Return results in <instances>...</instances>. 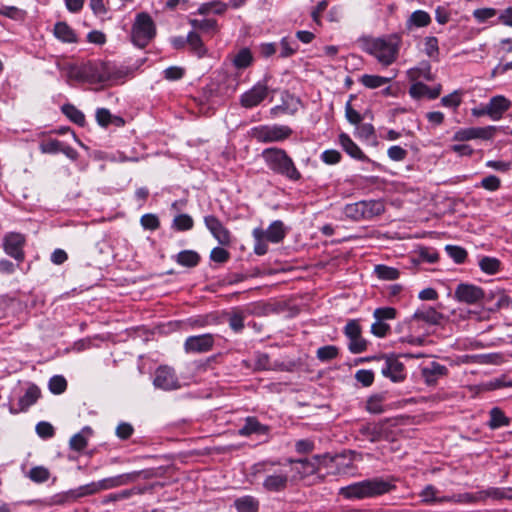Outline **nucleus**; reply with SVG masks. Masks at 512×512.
Masks as SVG:
<instances>
[{"mask_svg":"<svg viewBox=\"0 0 512 512\" xmlns=\"http://www.w3.org/2000/svg\"><path fill=\"white\" fill-rule=\"evenodd\" d=\"M62 143L56 139L43 141L39 145V149L43 154H56L60 152Z\"/></svg>","mask_w":512,"mask_h":512,"instance_id":"obj_55","label":"nucleus"},{"mask_svg":"<svg viewBox=\"0 0 512 512\" xmlns=\"http://www.w3.org/2000/svg\"><path fill=\"white\" fill-rule=\"evenodd\" d=\"M489 414L490 420L488 425L491 429H498L500 427L508 426L510 423L504 412L498 407L492 408Z\"/></svg>","mask_w":512,"mask_h":512,"instance_id":"obj_38","label":"nucleus"},{"mask_svg":"<svg viewBox=\"0 0 512 512\" xmlns=\"http://www.w3.org/2000/svg\"><path fill=\"white\" fill-rule=\"evenodd\" d=\"M54 36L64 43H76L77 35L66 22H57L54 26Z\"/></svg>","mask_w":512,"mask_h":512,"instance_id":"obj_28","label":"nucleus"},{"mask_svg":"<svg viewBox=\"0 0 512 512\" xmlns=\"http://www.w3.org/2000/svg\"><path fill=\"white\" fill-rule=\"evenodd\" d=\"M481 270L487 274H495L499 270L500 262L493 257H483L479 261Z\"/></svg>","mask_w":512,"mask_h":512,"instance_id":"obj_51","label":"nucleus"},{"mask_svg":"<svg viewBox=\"0 0 512 512\" xmlns=\"http://www.w3.org/2000/svg\"><path fill=\"white\" fill-rule=\"evenodd\" d=\"M187 44L190 46L191 51L199 58L203 57L207 52L200 36L193 31L189 32L187 35Z\"/></svg>","mask_w":512,"mask_h":512,"instance_id":"obj_40","label":"nucleus"},{"mask_svg":"<svg viewBox=\"0 0 512 512\" xmlns=\"http://www.w3.org/2000/svg\"><path fill=\"white\" fill-rule=\"evenodd\" d=\"M191 26L204 33L214 34L218 31V23L215 19H191Z\"/></svg>","mask_w":512,"mask_h":512,"instance_id":"obj_34","label":"nucleus"},{"mask_svg":"<svg viewBox=\"0 0 512 512\" xmlns=\"http://www.w3.org/2000/svg\"><path fill=\"white\" fill-rule=\"evenodd\" d=\"M280 54L279 56L282 58H287L292 55H294L298 51V43L290 38V37H283L280 41Z\"/></svg>","mask_w":512,"mask_h":512,"instance_id":"obj_45","label":"nucleus"},{"mask_svg":"<svg viewBox=\"0 0 512 512\" xmlns=\"http://www.w3.org/2000/svg\"><path fill=\"white\" fill-rule=\"evenodd\" d=\"M267 427L260 424L255 418L248 417L242 428L239 429L241 436H249L251 434H266Z\"/></svg>","mask_w":512,"mask_h":512,"instance_id":"obj_31","label":"nucleus"},{"mask_svg":"<svg viewBox=\"0 0 512 512\" xmlns=\"http://www.w3.org/2000/svg\"><path fill=\"white\" fill-rule=\"evenodd\" d=\"M235 507L238 512H257L259 502L253 496H243L235 500Z\"/></svg>","mask_w":512,"mask_h":512,"instance_id":"obj_36","label":"nucleus"},{"mask_svg":"<svg viewBox=\"0 0 512 512\" xmlns=\"http://www.w3.org/2000/svg\"><path fill=\"white\" fill-rule=\"evenodd\" d=\"M442 320V314L431 306H422L417 309L414 314L405 321L408 329L411 331H419L421 329L420 323L424 322L429 325H437Z\"/></svg>","mask_w":512,"mask_h":512,"instance_id":"obj_9","label":"nucleus"},{"mask_svg":"<svg viewBox=\"0 0 512 512\" xmlns=\"http://www.w3.org/2000/svg\"><path fill=\"white\" fill-rule=\"evenodd\" d=\"M286 233L287 231L283 222L275 220L265 230L262 228H255L252 235L253 237H263L268 242L278 244L285 238Z\"/></svg>","mask_w":512,"mask_h":512,"instance_id":"obj_13","label":"nucleus"},{"mask_svg":"<svg viewBox=\"0 0 512 512\" xmlns=\"http://www.w3.org/2000/svg\"><path fill=\"white\" fill-rule=\"evenodd\" d=\"M391 78L382 77L379 75H370L364 74L360 77L359 81L362 85L369 89L379 88L388 82H390Z\"/></svg>","mask_w":512,"mask_h":512,"instance_id":"obj_39","label":"nucleus"},{"mask_svg":"<svg viewBox=\"0 0 512 512\" xmlns=\"http://www.w3.org/2000/svg\"><path fill=\"white\" fill-rule=\"evenodd\" d=\"M153 383L157 388L163 390H173L180 387L175 371L168 366H161L156 370Z\"/></svg>","mask_w":512,"mask_h":512,"instance_id":"obj_14","label":"nucleus"},{"mask_svg":"<svg viewBox=\"0 0 512 512\" xmlns=\"http://www.w3.org/2000/svg\"><path fill=\"white\" fill-rule=\"evenodd\" d=\"M509 499L512 500V488H496L490 487L486 490L478 491V499L480 502L485 501L486 499Z\"/></svg>","mask_w":512,"mask_h":512,"instance_id":"obj_26","label":"nucleus"},{"mask_svg":"<svg viewBox=\"0 0 512 512\" xmlns=\"http://www.w3.org/2000/svg\"><path fill=\"white\" fill-rule=\"evenodd\" d=\"M68 76L79 82L111 85L124 77V71L110 62L89 61L69 66Z\"/></svg>","mask_w":512,"mask_h":512,"instance_id":"obj_2","label":"nucleus"},{"mask_svg":"<svg viewBox=\"0 0 512 512\" xmlns=\"http://www.w3.org/2000/svg\"><path fill=\"white\" fill-rule=\"evenodd\" d=\"M339 354V349L334 345H326L317 349L316 356L322 362L335 359Z\"/></svg>","mask_w":512,"mask_h":512,"instance_id":"obj_50","label":"nucleus"},{"mask_svg":"<svg viewBox=\"0 0 512 512\" xmlns=\"http://www.w3.org/2000/svg\"><path fill=\"white\" fill-rule=\"evenodd\" d=\"M431 23V16L424 10L414 11L406 21L408 30L427 27Z\"/></svg>","mask_w":512,"mask_h":512,"instance_id":"obj_29","label":"nucleus"},{"mask_svg":"<svg viewBox=\"0 0 512 512\" xmlns=\"http://www.w3.org/2000/svg\"><path fill=\"white\" fill-rule=\"evenodd\" d=\"M511 102L502 95L494 96L487 103L489 110V117L493 121H498L502 118L503 114L509 109Z\"/></svg>","mask_w":512,"mask_h":512,"instance_id":"obj_21","label":"nucleus"},{"mask_svg":"<svg viewBox=\"0 0 512 512\" xmlns=\"http://www.w3.org/2000/svg\"><path fill=\"white\" fill-rule=\"evenodd\" d=\"M484 297L481 288L471 284H459L455 290V298L460 302L474 304Z\"/></svg>","mask_w":512,"mask_h":512,"instance_id":"obj_19","label":"nucleus"},{"mask_svg":"<svg viewBox=\"0 0 512 512\" xmlns=\"http://www.w3.org/2000/svg\"><path fill=\"white\" fill-rule=\"evenodd\" d=\"M338 143L350 157L363 161L369 160L348 134L341 133L338 137Z\"/></svg>","mask_w":512,"mask_h":512,"instance_id":"obj_24","label":"nucleus"},{"mask_svg":"<svg viewBox=\"0 0 512 512\" xmlns=\"http://www.w3.org/2000/svg\"><path fill=\"white\" fill-rule=\"evenodd\" d=\"M355 379L363 386L368 387L374 381V373L371 370L361 369L355 373Z\"/></svg>","mask_w":512,"mask_h":512,"instance_id":"obj_62","label":"nucleus"},{"mask_svg":"<svg viewBox=\"0 0 512 512\" xmlns=\"http://www.w3.org/2000/svg\"><path fill=\"white\" fill-rule=\"evenodd\" d=\"M461 103V93L454 91L449 95L442 97L441 104L445 107L457 108Z\"/></svg>","mask_w":512,"mask_h":512,"instance_id":"obj_63","label":"nucleus"},{"mask_svg":"<svg viewBox=\"0 0 512 512\" xmlns=\"http://www.w3.org/2000/svg\"><path fill=\"white\" fill-rule=\"evenodd\" d=\"M299 104L300 101L298 99L288 95L281 105L271 108L270 112L275 117L282 114L293 115L298 110Z\"/></svg>","mask_w":512,"mask_h":512,"instance_id":"obj_30","label":"nucleus"},{"mask_svg":"<svg viewBox=\"0 0 512 512\" xmlns=\"http://www.w3.org/2000/svg\"><path fill=\"white\" fill-rule=\"evenodd\" d=\"M267 94V85L259 82L241 95L240 103L245 108H253L259 105L267 97Z\"/></svg>","mask_w":512,"mask_h":512,"instance_id":"obj_17","label":"nucleus"},{"mask_svg":"<svg viewBox=\"0 0 512 512\" xmlns=\"http://www.w3.org/2000/svg\"><path fill=\"white\" fill-rule=\"evenodd\" d=\"M214 337L212 334L189 336L184 343L187 353H204L213 347Z\"/></svg>","mask_w":512,"mask_h":512,"instance_id":"obj_15","label":"nucleus"},{"mask_svg":"<svg viewBox=\"0 0 512 512\" xmlns=\"http://www.w3.org/2000/svg\"><path fill=\"white\" fill-rule=\"evenodd\" d=\"M0 15L11 18L13 20H22L25 17V11L15 6L0 7Z\"/></svg>","mask_w":512,"mask_h":512,"instance_id":"obj_57","label":"nucleus"},{"mask_svg":"<svg viewBox=\"0 0 512 512\" xmlns=\"http://www.w3.org/2000/svg\"><path fill=\"white\" fill-rule=\"evenodd\" d=\"M206 228L210 231L213 237L221 244L228 245L231 241L229 230L224 227L222 222L214 215H207L204 217Z\"/></svg>","mask_w":512,"mask_h":512,"instance_id":"obj_18","label":"nucleus"},{"mask_svg":"<svg viewBox=\"0 0 512 512\" xmlns=\"http://www.w3.org/2000/svg\"><path fill=\"white\" fill-rule=\"evenodd\" d=\"M374 272L379 279L387 281L396 280L400 275L398 269L381 264L375 266Z\"/></svg>","mask_w":512,"mask_h":512,"instance_id":"obj_42","label":"nucleus"},{"mask_svg":"<svg viewBox=\"0 0 512 512\" xmlns=\"http://www.w3.org/2000/svg\"><path fill=\"white\" fill-rule=\"evenodd\" d=\"M445 249L456 263H463L467 257L466 250L460 246L447 245Z\"/></svg>","mask_w":512,"mask_h":512,"instance_id":"obj_54","label":"nucleus"},{"mask_svg":"<svg viewBox=\"0 0 512 512\" xmlns=\"http://www.w3.org/2000/svg\"><path fill=\"white\" fill-rule=\"evenodd\" d=\"M495 131L496 127L494 126L461 128L454 133L453 140L459 142L474 139L488 140L494 136Z\"/></svg>","mask_w":512,"mask_h":512,"instance_id":"obj_11","label":"nucleus"},{"mask_svg":"<svg viewBox=\"0 0 512 512\" xmlns=\"http://www.w3.org/2000/svg\"><path fill=\"white\" fill-rule=\"evenodd\" d=\"M140 223L144 229L151 231L158 229L160 226V221L155 214H144L140 219Z\"/></svg>","mask_w":512,"mask_h":512,"instance_id":"obj_59","label":"nucleus"},{"mask_svg":"<svg viewBox=\"0 0 512 512\" xmlns=\"http://www.w3.org/2000/svg\"><path fill=\"white\" fill-rule=\"evenodd\" d=\"M246 316L242 310L235 309L229 314V326L235 332H240L244 328Z\"/></svg>","mask_w":512,"mask_h":512,"instance_id":"obj_48","label":"nucleus"},{"mask_svg":"<svg viewBox=\"0 0 512 512\" xmlns=\"http://www.w3.org/2000/svg\"><path fill=\"white\" fill-rule=\"evenodd\" d=\"M387 155L392 161L398 162L403 161L407 157L408 152L399 145H393L388 148Z\"/></svg>","mask_w":512,"mask_h":512,"instance_id":"obj_61","label":"nucleus"},{"mask_svg":"<svg viewBox=\"0 0 512 512\" xmlns=\"http://www.w3.org/2000/svg\"><path fill=\"white\" fill-rule=\"evenodd\" d=\"M353 99H354V96L350 95L349 100L345 104V116L351 124H359L362 120V116L360 115V113L358 111L353 109L352 104H351Z\"/></svg>","mask_w":512,"mask_h":512,"instance_id":"obj_56","label":"nucleus"},{"mask_svg":"<svg viewBox=\"0 0 512 512\" xmlns=\"http://www.w3.org/2000/svg\"><path fill=\"white\" fill-rule=\"evenodd\" d=\"M429 87L422 82H413L409 88V94L414 99H420L427 97Z\"/></svg>","mask_w":512,"mask_h":512,"instance_id":"obj_58","label":"nucleus"},{"mask_svg":"<svg viewBox=\"0 0 512 512\" xmlns=\"http://www.w3.org/2000/svg\"><path fill=\"white\" fill-rule=\"evenodd\" d=\"M199 261V254L193 250H183L176 256V262L184 267H195Z\"/></svg>","mask_w":512,"mask_h":512,"instance_id":"obj_35","label":"nucleus"},{"mask_svg":"<svg viewBox=\"0 0 512 512\" xmlns=\"http://www.w3.org/2000/svg\"><path fill=\"white\" fill-rule=\"evenodd\" d=\"M419 496L421 497V501L426 504L437 503L438 502V490L433 485H427L420 492Z\"/></svg>","mask_w":512,"mask_h":512,"instance_id":"obj_53","label":"nucleus"},{"mask_svg":"<svg viewBox=\"0 0 512 512\" xmlns=\"http://www.w3.org/2000/svg\"><path fill=\"white\" fill-rule=\"evenodd\" d=\"M322 459L323 457L320 455H316L312 459H288L287 462L291 467L292 483L315 474L319 470Z\"/></svg>","mask_w":512,"mask_h":512,"instance_id":"obj_8","label":"nucleus"},{"mask_svg":"<svg viewBox=\"0 0 512 512\" xmlns=\"http://www.w3.org/2000/svg\"><path fill=\"white\" fill-rule=\"evenodd\" d=\"M373 316L376 320L385 321L396 317V310L392 307H381L374 310Z\"/></svg>","mask_w":512,"mask_h":512,"instance_id":"obj_60","label":"nucleus"},{"mask_svg":"<svg viewBox=\"0 0 512 512\" xmlns=\"http://www.w3.org/2000/svg\"><path fill=\"white\" fill-rule=\"evenodd\" d=\"M262 158L267 167L274 173L292 182H297L302 178L293 159L285 150L277 147L266 148L262 152Z\"/></svg>","mask_w":512,"mask_h":512,"instance_id":"obj_4","label":"nucleus"},{"mask_svg":"<svg viewBox=\"0 0 512 512\" xmlns=\"http://www.w3.org/2000/svg\"><path fill=\"white\" fill-rule=\"evenodd\" d=\"M385 396L383 394H375L369 397L366 403V409L368 412L373 414H380L384 411L383 402Z\"/></svg>","mask_w":512,"mask_h":512,"instance_id":"obj_49","label":"nucleus"},{"mask_svg":"<svg viewBox=\"0 0 512 512\" xmlns=\"http://www.w3.org/2000/svg\"><path fill=\"white\" fill-rule=\"evenodd\" d=\"M253 61L251 51L247 48L241 49L233 58V64L238 69L247 68Z\"/></svg>","mask_w":512,"mask_h":512,"instance_id":"obj_46","label":"nucleus"},{"mask_svg":"<svg viewBox=\"0 0 512 512\" xmlns=\"http://www.w3.org/2000/svg\"><path fill=\"white\" fill-rule=\"evenodd\" d=\"M93 430L89 426H85L80 432L74 434L70 441L69 446L72 450L82 451L88 444V439L92 436Z\"/></svg>","mask_w":512,"mask_h":512,"instance_id":"obj_27","label":"nucleus"},{"mask_svg":"<svg viewBox=\"0 0 512 512\" xmlns=\"http://www.w3.org/2000/svg\"><path fill=\"white\" fill-rule=\"evenodd\" d=\"M381 373L393 382H400L405 378L404 365L397 359H386L381 368Z\"/></svg>","mask_w":512,"mask_h":512,"instance_id":"obj_22","label":"nucleus"},{"mask_svg":"<svg viewBox=\"0 0 512 512\" xmlns=\"http://www.w3.org/2000/svg\"><path fill=\"white\" fill-rule=\"evenodd\" d=\"M406 74L411 82H420L421 79L426 81L434 80L431 65L428 61H421L417 66L407 70Z\"/></svg>","mask_w":512,"mask_h":512,"instance_id":"obj_23","label":"nucleus"},{"mask_svg":"<svg viewBox=\"0 0 512 512\" xmlns=\"http://www.w3.org/2000/svg\"><path fill=\"white\" fill-rule=\"evenodd\" d=\"M365 212V220L381 215L385 211V205L381 200L362 201Z\"/></svg>","mask_w":512,"mask_h":512,"instance_id":"obj_33","label":"nucleus"},{"mask_svg":"<svg viewBox=\"0 0 512 512\" xmlns=\"http://www.w3.org/2000/svg\"><path fill=\"white\" fill-rule=\"evenodd\" d=\"M496 14H497V11L494 8H480V9L474 10V12H473L474 18L479 23H484L488 19L494 17Z\"/></svg>","mask_w":512,"mask_h":512,"instance_id":"obj_64","label":"nucleus"},{"mask_svg":"<svg viewBox=\"0 0 512 512\" xmlns=\"http://www.w3.org/2000/svg\"><path fill=\"white\" fill-rule=\"evenodd\" d=\"M67 388V381L61 375H55L49 380V390L53 394H61Z\"/></svg>","mask_w":512,"mask_h":512,"instance_id":"obj_52","label":"nucleus"},{"mask_svg":"<svg viewBox=\"0 0 512 512\" xmlns=\"http://www.w3.org/2000/svg\"><path fill=\"white\" fill-rule=\"evenodd\" d=\"M344 334L349 339L348 349L353 354L366 351L367 341L362 337V329L357 320H350L344 327Z\"/></svg>","mask_w":512,"mask_h":512,"instance_id":"obj_10","label":"nucleus"},{"mask_svg":"<svg viewBox=\"0 0 512 512\" xmlns=\"http://www.w3.org/2000/svg\"><path fill=\"white\" fill-rule=\"evenodd\" d=\"M423 51L432 60H438L439 44L434 36H427L423 40Z\"/></svg>","mask_w":512,"mask_h":512,"instance_id":"obj_44","label":"nucleus"},{"mask_svg":"<svg viewBox=\"0 0 512 512\" xmlns=\"http://www.w3.org/2000/svg\"><path fill=\"white\" fill-rule=\"evenodd\" d=\"M447 373V367L435 361L421 367V376L427 385H435Z\"/></svg>","mask_w":512,"mask_h":512,"instance_id":"obj_20","label":"nucleus"},{"mask_svg":"<svg viewBox=\"0 0 512 512\" xmlns=\"http://www.w3.org/2000/svg\"><path fill=\"white\" fill-rule=\"evenodd\" d=\"M193 218L188 214H178L172 221V228L176 231H188L193 228Z\"/></svg>","mask_w":512,"mask_h":512,"instance_id":"obj_43","label":"nucleus"},{"mask_svg":"<svg viewBox=\"0 0 512 512\" xmlns=\"http://www.w3.org/2000/svg\"><path fill=\"white\" fill-rule=\"evenodd\" d=\"M32 482L41 484L46 482L50 478V471L44 466H35L25 474Z\"/></svg>","mask_w":512,"mask_h":512,"instance_id":"obj_41","label":"nucleus"},{"mask_svg":"<svg viewBox=\"0 0 512 512\" xmlns=\"http://www.w3.org/2000/svg\"><path fill=\"white\" fill-rule=\"evenodd\" d=\"M63 113L74 123L83 126L85 123L84 114L71 104H65L62 106Z\"/></svg>","mask_w":512,"mask_h":512,"instance_id":"obj_47","label":"nucleus"},{"mask_svg":"<svg viewBox=\"0 0 512 512\" xmlns=\"http://www.w3.org/2000/svg\"><path fill=\"white\" fill-rule=\"evenodd\" d=\"M395 485L387 479L375 477L352 483L340 489V494L346 499L374 498L389 493Z\"/></svg>","mask_w":512,"mask_h":512,"instance_id":"obj_3","label":"nucleus"},{"mask_svg":"<svg viewBox=\"0 0 512 512\" xmlns=\"http://www.w3.org/2000/svg\"><path fill=\"white\" fill-rule=\"evenodd\" d=\"M135 478L134 474H121L113 477H108L100 481L95 482L97 491L109 490L119 486L126 485L132 482Z\"/></svg>","mask_w":512,"mask_h":512,"instance_id":"obj_25","label":"nucleus"},{"mask_svg":"<svg viewBox=\"0 0 512 512\" xmlns=\"http://www.w3.org/2000/svg\"><path fill=\"white\" fill-rule=\"evenodd\" d=\"M359 433L370 442H377L382 438L383 425L365 424L360 427Z\"/></svg>","mask_w":512,"mask_h":512,"instance_id":"obj_32","label":"nucleus"},{"mask_svg":"<svg viewBox=\"0 0 512 512\" xmlns=\"http://www.w3.org/2000/svg\"><path fill=\"white\" fill-rule=\"evenodd\" d=\"M25 238L20 233H8L3 239V248L6 254L21 262L24 259L23 246Z\"/></svg>","mask_w":512,"mask_h":512,"instance_id":"obj_12","label":"nucleus"},{"mask_svg":"<svg viewBox=\"0 0 512 512\" xmlns=\"http://www.w3.org/2000/svg\"><path fill=\"white\" fill-rule=\"evenodd\" d=\"M156 27L153 19L147 13H138L131 29V41L139 47H146L155 37Z\"/></svg>","mask_w":512,"mask_h":512,"instance_id":"obj_6","label":"nucleus"},{"mask_svg":"<svg viewBox=\"0 0 512 512\" xmlns=\"http://www.w3.org/2000/svg\"><path fill=\"white\" fill-rule=\"evenodd\" d=\"M40 394V389L35 384H28L24 394L19 397L17 406L13 404L9 405V412L11 414H18L26 411L30 406L36 403Z\"/></svg>","mask_w":512,"mask_h":512,"instance_id":"obj_16","label":"nucleus"},{"mask_svg":"<svg viewBox=\"0 0 512 512\" xmlns=\"http://www.w3.org/2000/svg\"><path fill=\"white\" fill-rule=\"evenodd\" d=\"M251 475L261 479L262 489L269 493H279L286 490L292 483L289 462L279 460H264L251 466Z\"/></svg>","mask_w":512,"mask_h":512,"instance_id":"obj_1","label":"nucleus"},{"mask_svg":"<svg viewBox=\"0 0 512 512\" xmlns=\"http://www.w3.org/2000/svg\"><path fill=\"white\" fill-rule=\"evenodd\" d=\"M343 213L346 218L354 221L365 220V212L362 201L347 204L344 207Z\"/></svg>","mask_w":512,"mask_h":512,"instance_id":"obj_37","label":"nucleus"},{"mask_svg":"<svg viewBox=\"0 0 512 512\" xmlns=\"http://www.w3.org/2000/svg\"><path fill=\"white\" fill-rule=\"evenodd\" d=\"M293 130L287 125H260L252 129V137L261 143L282 142L288 139Z\"/></svg>","mask_w":512,"mask_h":512,"instance_id":"obj_7","label":"nucleus"},{"mask_svg":"<svg viewBox=\"0 0 512 512\" xmlns=\"http://www.w3.org/2000/svg\"><path fill=\"white\" fill-rule=\"evenodd\" d=\"M362 49L375 57L383 66L391 65L397 58L399 45L395 37L364 38Z\"/></svg>","mask_w":512,"mask_h":512,"instance_id":"obj_5","label":"nucleus"}]
</instances>
